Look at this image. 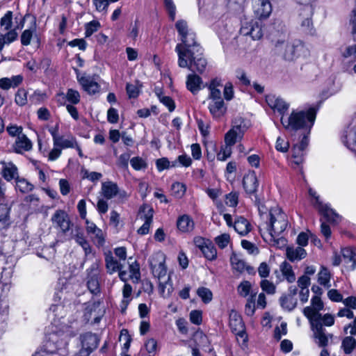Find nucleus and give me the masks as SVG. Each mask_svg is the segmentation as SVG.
Returning <instances> with one entry per match:
<instances>
[{"instance_id": "1", "label": "nucleus", "mask_w": 356, "mask_h": 356, "mask_svg": "<svg viewBox=\"0 0 356 356\" xmlns=\"http://www.w3.org/2000/svg\"><path fill=\"white\" fill-rule=\"evenodd\" d=\"M181 41L175 47L179 67L188 68L193 72L202 73L207 62L203 56L202 47L195 41V34L193 32L189 33L181 38Z\"/></svg>"}, {"instance_id": "2", "label": "nucleus", "mask_w": 356, "mask_h": 356, "mask_svg": "<svg viewBox=\"0 0 356 356\" xmlns=\"http://www.w3.org/2000/svg\"><path fill=\"white\" fill-rule=\"evenodd\" d=\"M316 111L314 108H310L307 111H293L286 120L282 117L281 122L287 130L305 129L307 131V134H309L316 119Z\"/></svg>"}, {"instance_id": "3", "label": "nucleus", "mask_w": 356, "mask_h": 356, "mask_svg": "<svg viewBox=\"0 0 356 356\" xmlns=\"http://www.w3.org/2000/svg\"><path fill=\"white\" fill-rule=\"evenodd\" d=\"M247 129L244 122L241 120L239 122L236 121L232 129L225 134V145L220 148L217 154V159L224 161L230 157L232 150V146L238 141L242 139Z\"/></svg>"}, {"instance_id": "4", "label": "nucleus", "mask_w": 356, "mask_h": 356, "mask_svg": "<svg viewBox=\"0 0 356 356\" xmlns=\"http://www.w3.org/2000/svg\"><path fill=\"white\" fill-rule=\"evenodd\" d=\"M267 216V232L270 237V240L273 239L275 241V238L278 237L288 226L289 221L287 216L281 209L275 207L270 210Z\"/></svg>"}, {"instance_id": "5", "label": "nucleus", "mask_w": 356, "mask_h": 356, "mask_svg": "<svg viewBox=\"0 0 356 356\" xmlns=\"http://www.w3.org/2000/svg\"><path fill=\"white\" fill-rule=\"evenodd\" d=\"M303 48L304 46L300 40L293 42L277 40L275 44V53L286 61L296 60Z\"/></svg>"}, {"instance_id": "6", "label": "nucleus", "mask_w": 356, "mask_h": 356, "mask_svg": "<svg viewBox=\"0 0 356 356\" xmlns=\"http://www.w3.org/2000/svg\"><path fill=\"white\" fill-rule=\"evenodd\" d=\"M213 93V95H209L208 96V108L213 118L219 119L225 115L227 108L221 93Z\"/></svg>"}, {"instance_id": "7", "label": "nucleus", "mask_w": 356, "mask_h": 356, "mask_svg": "<svg viewBox=\"0 0 356 356\" xmlns=\"http://www.w3.org/2000/svg\"><path fill=\"white\" fill-rule=\"evenodd\" d=\"M229 325L232 332L236 336L237 340L239 341L241 338L242 343L245 344L248 341V334L241 316L237 312L234 310L230 312Z\"/></svg>"}, {"instance_id": "8", "label": "nucleus", "mask_w": 356, "mask_h": 356, "mask_svg": "<svg viewBox=\"0 0 356 356\" xmlns=\"http://www.w3.org/2000/svg\"><path fill=\"white\" fill-rule=\"evenodd\" d=\"M309 195L315 199L314 203V207L318 211L319 213L323 216L327 222L332 223H337L339 220V216L330 209L327 204H324L319 200V197L316 195V193L312 189L309 191Z\"/></svg>"}, {"instance_id": "9", "label": "nucleus", "mask_w": 356, "mask_h": 356, "mask_svg": "<svg viewBox=\"0 0 356 356\" xmlns=\"http://www.w3.org/2000/svg\"><path fill=\"white\" fill-rule=\"evenodd\" d=\"M165 254L158 252L152 254L149 259V265L154 277L159 280L166 275L167 268L165 265Z\"/></svg>"}, {"instance_id": "10", "label": "nucleus", "mask_w": 356, "mask_h": 356, "mask_svg": "<svg viewBox=\"0 0 356 356\" xmlns=\"http://www.w3.org/2000/svg\"><path fill=\"white\" fill-rule=\"evenodd\" d=\"M240 33L245 36H250L252 40H259L263 36L261 24L254 20L244 21L240 29Z\"/></svg>"}, {"instance_id": "11", "label": "nucleus", "mask_w": 356, "mask_h": 356, "mask_svg": "<svg viewBox=\"0 0 356 356\" xmlns=\"http://www.w3.org/2000/svg\"><path fill=\"white\" fill-rule=\"evenodd\" d=\"M51 221L54 226L59 228L60 232L65 234L73 226L69 215L63 210H57L51 217Z\"/></svg>"}, {"instance_id": "12", "label": "nucleus", "mask_w": 356, "mask_h": 356, "mask_svg": "<svg viewBox=\"0 0 356 356\" xmlns=\"http://www.w3.org/2000/svg\"><path fill=\"white\" fill-rule=\"evenodd\" d=\"M312 330L316 342L320 347H325L329 343V340L333 337L332 334H326L325 329L321 322L312 323Z\"/></svg>"}, {"instance_id": "13", "label": "nucleus", "mask_w": 356, "mask_h": 356, "mask_svg": "<svg viewBox=\"0 0 356 356\" xmlns=\"http://www.w3.org/2000/svg\"><path fill=\"white\" fill-rule=\"evenodd\" d=\"M254 12L260 19H267L272 13V5L269 0H252Z\"/></svg>"}, {"instance_id": "14", "label": "nucleus", "mask_w": 356, "mask_h": 356, "mask_svg": "<svg viewBox=\"0 0 356 356\" xmlns=\"http://www.w3.org/2000/svg\"><path fill=\"white\" fill-rule=\"evenodd\" d=\"M154 211L152 208L143 206L139 211V216L145 222L138 229V233L141 235L147 234L149 232L150 225L152 222Z\"/></svg>"}, {"instance_id": "15", "label": "nucleus", "mask_w": 356, "mask_h": 356, "mask_svg": "<svg viewBox=\"0 0 356 356\" xmlns=\"http://www.w3.org/2000/svg\"><path fill=\"white\" fill-rule=\"evenodd\" d=\"M313 13V8L312 6H305L300 16L302 17L300 23L302 31L306 34H313L314 29L311 19Z\"/></svg>"}, {"instance_id": "16", "label": "nucleus", "mask_w": 356, "mask_h": 356, "mask_svg": "<svg viewBox=\"0 0 356 356\" xmlns=\"http://www.w3.org/2000/svg\"><path fill=\"white\" fill-rule=\"evenodd\" d=\"M87 286L89 291L93 294H97L100 292L98 278V264L97 263L93 264L90 268V272L88 277Z\"/></svg>"}, {"instance_id": "17", "label": "nucleus", "mask_w": 356, "mask_h": 356, "mask_svg": "<svg viewBox=\"0 0 356 356\" xmlns=\"http://www.w3.org/2000/svg\"><path fill=\"white\" fill-rule=\"evenodd\" d=\"M243 186L246 193L250 195L255 194L259 184L254 171L249 172L243 177Z\"/></svg>"}, {"instance_id": "18", "label": "nucleus", "mask_w": 356, "mask_h": 356, "mask_svg": "<svg viewBox=\"0 0 356 356\" xmlns=\"http://www.w3.org/2000/svg\"><path fill=\"white\" fill-rule=\"evenodd\" d=\"M1 163L3 165L1 175L2 177L8 181L13 179L17 180L19 178L17 168L11 162L6 163L1 161Z\"/></svg>"}, {"instance_id": "19", "label": "nucleus", "mask_w": 356, "mask_h": 356, "mask_svg": "<svg viewBox=\"0 0 356 356\" xmlns=\"http://www.w3.org/2000/svg\"><path fill=\"white\" fill-rule=\"evenodd\" d=\"M266 102L272 109L277 110L280 113H284L289 108V105L282 99L275 95H267Z\"/></svg>"}, {"instance_id": "20", "label": "nucleus", "mask_w": 356, "mask_h": 356, "mask_svg": "<svg viewBox=\"0 0 356 356\" xmlns=\"http://www.w3.org/2000/svg\"><path fill=\"white\" fill-rule=\"evenodd\" d=\"M13 147L16 153L22 154L32 149V143L25 134H22L17 137Z\"/></svg>"}, {"instance_id": "21", "label": "nucleus", "mask_w": 356, "mask_h": 356, "mask_svg": "<svg viewBox=\"0 0 356 356\" xmlns=\"http://www.w3.org/2000/svg\"><path fill=\"white\" fill-rule=\"evenodd\" d=\"M344 145L352 150L356 149V126L348 127L342 136Z\"/></svg>"}, {"instance_id": "22", "label": "nucleus", "mask_w": 356, "mask_h": 356, "mask_svg": "<svg viewBox=\"0 0 356 356\" xmlns=\"http://www.w3.org/2000/svg\"><path fill=\"white\" fill-rule=\"evenodd\" d=\"M78 81L84 90L90 95L95 94L99 90V85L90 76H78Z\"/></svg>"}, {"instance_id": "23", "label": "nucleus", "mask_w": 356, "mask_h": 356, "mask_svg": "<svg viewBox=\"0 0 356 356\" xmlns=\"http://www.w3.org/2000/svg\"><path fill=\"white\" fill-rule=\"evenodd\" d=\"M186 88L193 95H196L202 88V78L195 74H190L186 79Z\"/></svg>"}, {"instance_id": "24", "label": "nucleus", "mask_w": 356, "mask_h": 356, "mask_svg": "<svg viewBox=\"0 0 356 356\" xmlns=\"http://www.w3.org/2000/svg\"><path fill=\"white\" fill-rule=\"evenodd\" d=\"M81 338L82 346L92 351L97 348L99 342L97 335L91 332H86L82 334Z\"/></svg>"}, {"instance_id": "25", "label": "nucleus", "mask_w": 356, "mask_h": 356, "mask_svg": "<svg viewBox=\"0 0 356 356\" xmlns=\"http://www.w3.org/2000/svg\"><path fill=\"white\" fill-rule=\"evenodd\" d=\"M286 257L289 260L293 262L304 259L307 252L302 247H287L286 250Z\"/></svg>"}, {"instance_id": "26", "label": "nucleus", "mask_w": 356, "mask_h": 356, "mask_svg": "<svg viewBox=\"0 0 356 356\" xmlns=\"http://www.w3.org/2000/svg\"><path fill=\"white\" fill-rule=\"evenodd\" d=\"M234 228L240 235L244 236L250 232L251 225L247 219L238 216L235 218Z\"/></svg>"}, {"instance_id": "27", "label": "nucleus", "mask_w": 356, "mask_h": 356, "mask_svg": "<svg viewBox=\"0 0 356 356\" xmlns=\"http://www.w3.org/2000/svg\"><path fill=\"white\" fill-rule=\"evenodd\" d=\"M105 264L106 271L109 274L120 270L122 265L120 264L112 255L111 252H108L105 257Z\"/></svg>"}, {"instance_id": "28", "label": "nucleus", "mask_w": 356, "mask_h": 356, "mask_svg": "<svg viewBox=\"0 0 356 356\" xmlns=\"http://www.w3.org/2000/svg\"><path fill=\"white\" fill-rule=\"evenodd\" d=\"M177 226L180 231L187 232L193 229L194 222L188 216L184 215L178 218Z\"/></svg>"}, {"instance_id": "29", "label": "nucleus", "mask_w": 356, "mask_h": 356, "mask_svg": "<svg viewBox=\"0 0 356 356\" xmlns=\"http://www.w3.org/2000/svg\"><path fill=\"white\" fill-rule=\"evenodd\" d=\"M102 191L106 198L111 199L116 196V193L118 192V186L112 181H106L102 183Z\"/></svg>"}, {"instance_id": "30", "label": "nucleus", "mask_w": 356, "mask_h": 356, "mask_svg": "<svg viewBox=\"0 0 356 356\" xmlns=\"http://www.w3.org/2000/svg\"><path fill=\"white\" fill-rule=\"evenodd\" d=\"M281 307L289 312L293 310L297 306V299L296 297L283 294L280 298Z\"/></svg>"}, {"instance_id": "31", "label": "nucleus", "mask_w": 356, "mask_h": 356, "mask_svg": "<svg viewBox=\"0 0 356 356\" xmlns=\"http://www.w3.org/2000/svg\"><path fill=\"white\" fill-rule=\"evenodd\" d=\"M282 275L288 282L292 283L296 280V275L292 269V266L286 261H284L280 266Z\"/></svg>"}, {"instance_id": "32", "label": "nucleus", "mask_w": 356, "mask_h": 356, "mask_svg": "<svg viewBox=\"0 0 356 356\" xmlns=\"http://www.w3.org/2000/svg\"><path fill=\"white\" fill-rule=\"evenodd\" d=\"M10 208L6 205L0 204V229H6L10 225Z\"/></svg>"}, {"instance_id": "33", "label": "nucleus", "mask_w": 356, "mask_h": 356, "mask_svg": "<svg viewBox=\"0 0 356 356\" xmlns=\"http://www.w3.org/2000/svg\"><path fill=\"white\" fill-rule=\"evenodd\" d=\"M36 31V22L33 20V25L29 29L24 30L21 35V43L24 46L30 44L33 35Z\"/></svg>"}, {"instance_id": "34", "label": "nucleus", "mask_w": 356, "mask_h": 356, "mask_svg": "<svg viewBox=\"0 0 356 356\" xmlns=\"http://www.w3.org/2000/svg\"><path fill=\"white\" fill-rule=\"evenodd\" d=\"M341 348L346 354H350L356 348V339L352 335L346 337L342 340Z\"/></svg>"}, {"instance_id": "35", "label": "nucleus", "mask_w": 356, "mask_h": 356, "mask_svg": "<svg viewBox=\"0 0 356 356\" xmlns=\"http://www.w3.org/2000/svg\"><path fill=\"white\" fill-rule=\"evenodd\" d=\"M313 310L314 309H311L310 307H306L303 309V314L309 320L312 326V323H316L317 322H320V321L323 318L322 315L319 313L321 310Z\"/></svg>"}, {"instance_id": "36", "label": "nucleus", "mask_w": 356, "mask_h": 356, "mask_svg": "<svg viewBox=\"0 0 356 356\" xmlns=\"http://www.w3.org/2000/svg\"><path fill=\"white\" fill-rule=\"evenodd\" d=\"M330 271L326 268L322 267L321 271L318 274V283L328 289L330 287Z\"/></svg>"}, {"instance_id": "37", "label": "nucleus", "mask_w": 356, "mask_h": 356, "mask_svg": "<svg viewBox=\"0 0 356 356\" xmlns=\"http://www.w3.org/2000/svg\"><path fill=\"white\" fill-rule=\"evenodd\" d=\"M33 185L29 182L24 178H17L16 180V188L18 189L22 193H26L31 191L33 189Z\"/></svg>"}, {"instance_id": "38", "label": "nucleus", "mask_w": 356, "mask_h": 356, "mask_svg": "<svg viewBox=\"0 0 356 356\" xmlns=\"http://www.w3.org/2000/svg\"><path fill=\"white\" fill-rule=\"evenodd\" d=\"M197 294L204 303H209L212 300L213 293L208 288L203 286L198 288Z\"/></svg>"}, {"instance_id": "39", "label": "nucleus", "mask_w": 356, "mask_h": 356, "mask_svg": "<svg viewBox=\"0 0 356 356\" xmlns=\"http://www.w3.org/2000/svg\"><path fill=\"white\" fill-rule=\"evenodd\" d=\"M201 250L207 259L209 260H213L216 259L217 255V251L216 248L213 245L209 244L202 245Z\"/></svg>"}, {"instance_id": "40", "label": "nucleus", "mask_w": 356, "mask_h": 356, "mask_svg": "<svg viewBox=\"0 0 356 356\" xmlns=\"http://www.w3.org/2000/svg\"><path fill=\"white\" fill-rule=\"evenodd\" d=\"M159 291L160 293L164 297H169L173 291L172 284L170 281V277L165 282L164 284L159 282Z\"/></svg>"}, {"instance_id": "41", "label": "nucleus", "mask_w": 356, "mask_h": 356, "mask_svg": "<svg viewBox=\"0 0 356 356\" xmlns=\"http://www.w3.org/2000/svg\"><path fill=\"white\" fill-rule=\"evenodd\" d=\"M74 144L75 140L74 139H65L63 136H60L58 138H55V143H54L55 147L60 148L74 147Z\"/></svg>"}, {"instance_id": "42", "label": "nucleus", "mask_w": 356, "mask_h": 356, "mask_svg": "<svg viewBox=\"0 0 356 356\" xmlns=\"http://www.w3.org/2000/svg\"><path fill=\"white\" fill-rule=\"evenodd\" d=\"M304 151L305 149L300 148L298 146V145H295L292 149V157L293 159V162L296 165H299L302 163L303 161V156H304Z\"/></svg>"}, {"instance_id": "43", "label": "nucleus", "mask_w": 356, "mask_h": 356, "mask_svg": "<svg viewBox=\"0 0 356 356\" xmlns=\"http://www.w3.org/2000/svg\"><path fill=\"white\" fill-rule=\"evenodd\" d=\"M186 190V186L179 182H175L171 186V191L173 195L178 198L181 197L184 195Z\"/></svg>"}, {"instance_id": "44", "label": "nucleus", "mask_w": 356, "mask_h": 356, "mask_svg": "<svg viewBox=\"0 0 356 356\" xmlns=\"http://www.w3.org/2000/svg\"><path fill=\"white\" fill-rule=\"evenodd\" d=\"M13 13L11 11H8L4 16L1 19V26L5 31H9L12 28L13 24Z\"/></svg>"}, {"instance_id": "45", "label": "nucleus", "mask_w": 356, "mask_h": 356, "mask_svg": "<svg viewBox=\"0 0 356 356\" xmlns=\"http://www.w3.org/2000/svg\"><path fill=\"white\" fill-rule=\"evenodd\" d=\"M15 103L20 106H24L27 102V92L24 88L18 89L15 94Z\"/></svg>"}, {"instance_id": "46", "label": "nucleus", "mask_w": 356, "mask_h": 356, "mask_svg": "<svg viewBox=\"0 0 356 356\" xmlns=\"http://www.w3.org/2000/svg\"><path fill=\"white\" fill-rule=\"evenodd\" d=\"M231 264L234 269L241 273L243 272L246 267L245 262L243 260L240 259L236 255L231 257Z\"/></svg>"}, {"instance_id": "47", "label": "nucleus", "mask_w": 356, "mask_h": 356, "mask_svg": "<svg viewBox=\"0 0 356 356\" xmlns=\"http://www.w3.org/2000/svg\"><path fill=\"white\" fill-rule=\"evenodd\" d=\"M66 100L72 104H76L80 102V95L77 90L68 89L65 95Z\"/></svg>"}, {"instance_id": "48", "label": "nucleus", "mask_w": 356, "mask_h": 356, "mask_svg": "<svg viewBox=\"0 0 356 356\" xmlns=\"http://www.w3.org/2000/svg\"><path fill=\"white\" fill-rule=\"evenodd\" d=\"M130 163L133 168L136 170H140L147 168V163L145 160L139 156L131 159Z\"/></svg>"}, {"instance_id": "49", "label": "nucleus", "mask_w": 356, "mask_h": 356, "mask_svg": "<svg viewBox=\"0 0 356 356\" xmlns=\"http://www.w3.org/2000/svg\"><path fill=\"white\" fill-rule=\"evenodd\" d=\"M81 174L83 179H88L93 182L99 180L102 177V175L100 172H89L86 169H82Z\"/></svg>"}, {"instance_id": "50", "label": "nucleus", "mask_w": 356, "mask_h": 356, "mask_svg": "<svg viewBox=\"0 0 356 356\" xmlns=\"http://www.w3.org/2000/svg\"><path fill=\"white\" fill-rule=\"evenodd\" d=\"M49 311L51 312L54 316L58 318H61L65 314L64 306L62 304H54L49 307Z\"/></svg>"}, {"instance_id": "51", "label": "nucleus", "mask_w": 356, "mask_h": 356, "mask_svg": "<svg viewBox=\"0 0 356 356\" xmlns=\"http://www.w3.org/2000/svg\"><path fill=\"white\" fill-rule=\"evenodd\" d=\"M120 341L124 340L125 341L124 343V346H123V350H124V353H126L129 350V348L130 347L131 341V337L129 334L127 330L123 329L121 331L120 336Z\"/></svg>"}, {"instance_id": "52", "label": "nucleus", "mask_w": 356, "mask_h": 356, "mask_svg": "<svg viewBox=\"0 0 356 356\" xmlns=\"http://www.w3.org/2000/svg\"><path fill=\"white\" fill-rule=\"evenodd\" d=\"M175 26L181 38L190 33L188 29L187 22L184 20H178L175 24Z\"/></svg>"}, {"instance_id": "53", "label": "nucleus", "mask_w": 356, "mask_h": 356, "mask_svg": "<svg viewBox=\"0 0 356 356\" xmlns=\"http://www.w3.org/2000/svg\"><path fill=\"white\" fill-rule=\"evenodd\" d=\"M100 27V24L97 21H92L86 24V37H90Z\"/></svg>"}, {"instance_id": "54", "label": "nucleus", "mask_w": 356, "mask_h": 356, "mask_svg": "<svg viewBox=\"0 0 356 356\" xmlns=\"http://www.w3.org/2000/svg\"><path fill=\"white\" fill-rule=\"evenodd\" d=\"M230 237L228 234H222L215 238V242L221 249L225 248L229 243Z\"/></svg>"}, {"instance_id": "55", "label": "nucleus", "mask_w": 356, "mask_h": 356, "mask_svg": "<svg viewBox=\"0 0 356 356\" xmlns=\"http://www.w3.org/2000/svg\"><path fill=\"white\" fill-rule=\"evenodd\" d=\"M260 286L262 290L266 292L268 294H274L275 293V286L273 282H270L267 280H261Z\"/></svg>"}, {"instance_id": "56", "label": "nucleus", "mask_w": 356, "mask_h": 356, "mask_svg": "<svg viewBox=\"0 0 356 356\" xmlns=\"http://www.w3.org/2000/svg\"><path fill=\"white\" fill-rule=\"evenodd\" d=\"M158 97L160 102L168 108L169 111L172 112L175 110V104L172 98L168 96H164L161 94H158Z\"/></svg>"}, {"instance_id": "57", "label": "nucleus", "mask_w": 356, "mask_h": 356, "mask_svg": "<svg viewBox=\"0 0 356 356\" xmlns=\"http://www.w3.org/2000/svg\"><path fill=\"white\" fill-rule=\"evenodd\" d=\"M251 284L248 281L242 282L238 286V292L241 296L246 297L250 291Z\"/></svg>"}, {"instance_id": "58", "label": "nucleus", "mask_w": 356, "mask_h": 356, "mask_svg": "<svg viewBox=\"0 0 356 356\" xmlns=\"http://www.w3.org/2000/svg\"><path fill=\"white\" fill-rule=\"evenodd\" d=\"M163 1L165 7L168 12L170 18L172 21H174L175 18L176 7L172 0H163Z\"/></svg>"}, {"instance_id": "59", "label": "nucleus", "mask_w": 356, "mask_h": 356, "mask_svg": "<svg viewBox=\"0 0 356 356\" xmlns=\"http://www.w3.org/2000/svg\"><path fill=\"white\" fill-rule=\"evenodd\" d=\"M220 86H222V84L220 79L217 78L212 79L208 85V89L210 91L209 95H213V92L221 93L220 90L218 88Z\"/></svg>"}, {"instance_id": "60", "label": "nucleus", "mask_w": 356, "mask_h": 356, "mask_svg": "<svg viewBox=\"0 0 356 356\" xmlns=\"http://www.w3.org/2000/svg\"><path fill=\"white\" fill-rule=\"evenodd\" d=\"M341 254L348 262L352 261L356 257V253L351 248H345L341 250Z\"/></svg>"}, {"instance_id": "61", "label": "nucleus", "mask_w": 356, "mask_h": 356, "mask_svg": "<svg viewBox=\"0 0 356 356\" xmlns=\"http://www.w3.org/2000/svg\"><path fill=\"white\" fill-rule=\"evenodd\" d=\"M289 144L281 137H278L276 141L275 148L281 152H286L289 149Z\"/></svg>"}, {"instance_id": "62", "label": "nucleus", "mask_w": 356, "mask_h": 356, "mask_svg": "<svg viewBox=\"0 0 356 356\" xmlns=\"http://www.w3.org/2000/svg\"><path fill=\"white\" fill-rule=\"evenodd\" d=\"M107 119L110 123H117L119 119L118 111L114 108H110L107 112Z\"/></svg>"}, {"instance_id": "63", "label": "nucleus", "mask_w": 356, "mask_h": 356, "mask_svg": "<svg viewBox=\"0 0 356 356\" xmlns=\"http://www.w3.org/2000/svg\"><path fill=\"white\" fill-rule=\"evenodd\" d=\"M242 247L247 250L250 254H257L259 252V249L251 242L243 240L241 242Z\"/></svg>"}, {"instance_id": "64", "label": "nucleus", "mask_w": 356, "mask_h": 356, "mask_svg": "<svg viewBox=\"0 0 356 356\" xmlns=\"http://www.w3.org/2000/svg\"><path fill=\"white\" fill-rule=\"evenodd\" d=\"M190 320L193 323L200 325L202 321V312L198 310L192 311L190 314Z\"/></svg>"}]
</instances>
